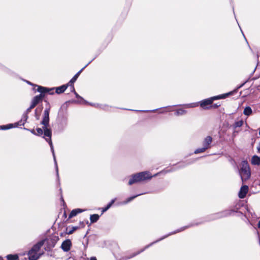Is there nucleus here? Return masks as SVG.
<instances>
[{
    "label": "nucleus",
    "mask_w": 260,
    "mask_h": 260,
    "mask_svg": "<svg viewBox=\"0 0 260 260\" xmlns=\"http://www.w3.org/2000/svg\"><path fill=\"white\" fill-rule=\"evenodd\" d=\"M50 108L49 107L48 108H46L44 112V115H43V118L41 122V123L44 125L43 128L44 131V136L47 137L45 139L48 142L49 145L51 147V149L52 151V152L53 153L54 160L56 164V159L55 157L54 154V149L52 145V143L51 140V130L50 128H48V126L49 125V112H50Z\"/></svg>",
    "instance_id": "nucleus-1"
},
{
    "label": "nucleus",
    "mask_w": 260,
    "mask_h": 260,
    "mask_svg": "<svg viewBox=\"0 0 260 260\" xmlns=\"http://www.w3.org/2000/svg\"><path fill=\"white\" fill-rule=\"evenodd\" d=\"M152 176L149 172H142L133 175L128 182L129 185H132L134 183L144 181L146 179H149L152 178Z\"/></svg>",
    "instance_id": "nucleus-2"
},
{
    "label": "nucleus",
    "mask_w": 260,
    "mask_h": 260,
    "mask_svg": "<svg viewBox=\"0 0 260 260\" xmlns=\"http://www.w3.org/2000/svg\"><path fill=\"white\" fill-rule=\"evenodd\" d=\"M239 174L242 181L248 179L250 176V170L249 165L246 161H243L241 164V168L239 170Z\"/></svg>",
    "instance_id": "nucleus-3"
},
{
    "label": "nucleus",
    "mask_w": 260,
    "mask_h": 260,
    "mask_svg": "<svg viewBox=\"0 0 260 260\" xmlns=\"http://www.w3.org/2000/svg\"><path fill=\"white\" fill-rule=\"evenodd\" d=\"M51 89H48L42 86H38L37 91L41 93L40 94L35 96L32 100V102L35 103L36 105L38 104L41 102L44 97V93L49 92L51 90Z\"/></svg>",
    "instance_id": "nucleus-4"
},
{
    "label": "nucleus",
    "mask_w": 260,
    "mask_h": 260,
    "mask_svg": "<svg viewBox=\"0 0 260 260\" xmlns=\"http://www.w3.org/2000/svg\"><path fill=\"white\" fill-rule=\"evenodd\" d=\"M225 97V95H218V96H215L213 97H212L211 98H209L207 99H206L205 100H203L200 102V106L204 108V109H208L209 107V106H210L214 100H218L222 98H224Z\"/></svg>",
    "instance_id": "nucleus-5"
},
{
    "label": "nucleus",
    "mask_w": 260,
    "mask_h": 260,
    "mask_svg": "<svg viewBox=\"0 0 260 260\" xmlns=\"http://www.w3.org/2000/svg\"><path fill=\"white\" fill-rule=\"evenodd\" d=\"M72 242L70 239L64 240L61 244V248L64 252H68L72 247Z\"/></svg>",
    "instance_id": "nucleus-6"
},
{
    "label": "nucleus",
    "mask_w": 260,
    "mask_h": 260,
    "mask_svg": "<svg viewBox=\"0 0 260 260\" xmlns=\"http://www.w3.org/2000/svg\"><path fill=\"white\" fill-rule=\"evenodd\" d=\"M37 251H32V250H30L28 251V259L29 260H37L38 259L40 256L41 254H38Z\"/></svg>",
    "instance_id": "nucleus-7"
},
{
    "label": "nucleus",
    "mask_w": 260,
    "mask_h": 260,
    "mask_svg": "<svg viewBox=\"0 0 260 260\" xmlns=\"http://www.w3.org/2000/svg\"><path fill=\"white\" fill-rule=\"evenodd\" d=\"M248 191V187L247 185L242 186L239 192V197L240 199H243L246 196Z\"/></svg>",
    "instance_id": "nucleus-8"
},
{
    "label": "nucleus",
    "mask_w": 260,
    "mask_h": 260,
    "mask_svg": "<svg viewBox=\"0 0 260 260\" xmlns=\"http://www.w3.org/2000/svg\"><path fill=\"white\" fill-rule=\"evenodd\" d=\"M46 239L42 240L39 242H38L36 244L34 245V246L31 248L30 250H32V251H39V250L40 249L41 247L44 245V242L45 241Z\"/></svg>",
    "instance_id": "nucleus-9"
},
{
    "label": "nucleus",
    "mask_w": 260,
    "mask_h": 260,
    "mask_svg": "<svg viewBox=\"0 0 260 260\" xmlns=\"http://www.w3.org/2000/svg\"><path fill=\"white\" fill-rule=\"evenodd\" d=\"M212 141V138L210 136L207 137L204 140L203 142V146L205 147H207V149L209 148V145L211 143Z\"/></svg>",
    "instance_id": "nucleus-10"
},
{
    "label": "nucleus",
    "mask_w": 260,
    "mask_h": 260,
    "mask_svg": "<svg viewBox=\"0 0 260 260\" xmlns=\"http://www.w3.org/2000/svg\"><path fill=\"white\" fill-rule=\"evenodd\" d=\"M82 70H81L80 71H79L70 80L69 83H71V86L72 87V88L73 89V90H75V88L74 87V85L73 84L77 80L78 77H79V75L80 74L81 72H82Z\"/></svg>",
    "instance_id": "nucleus-11"
},
{
    "label": "nucleus",
    "mask_w": 260,
    "mask_h": 260,
    "mask_svg": "<svg viewBox=\"0 0 260 260\" xmlns=\"http://www.w3.org/2000/svg\"><path fill=\"white\" fill-rule=\"evenodd\" d=\"M84 210H82L80 209H76L74 210H73L70 213L69 217V218H71L74 216H76L78 213H81Z\"/></svg>",
    "instance_id": "nucleus-12"
},
{
    "label": "nucleus",
    "mask_w": 260,
    "mask_h": 260,
    "mask_svg": "<svg viewBox=\"0 0 260 260\" xmlns=\"http://www.w3.org/2000/svg\"><path fill=\"white\" fill-rule=\"evenodd\" d=\"M251 163L254 165H260V157L254 155L251 158Z\"/></svg>",
    "instance_id": "nucleus-13"
},
{
    "label": "nucleus",
    "mask_w": 260,
    "mask_h": 260,
    "mask_svg": "<svg viewBox=\"0 0 260 260\" xmlns=\"http://www.w3.org/2000/svg\"><path fill=\"white\" fill-rule=\"evenodd\" d=\"M69 84L67 85H63L60 87H57L56 88V92L58 94L61 93L63 92L67 88Z\"/></svg>",
    "instance_id": "nucleus-14"
},
{
    "label": "nucleus",
    "mask_w": 260,
    "mask_h": 260,
    "mask_svg": "<svg viewBox=\"0 0 260 260\" xmlns=\"http://www.w3.org/2000/svg\"><path fill=\"white\" fill-rule=\"evenodd\" d=\"M99 219V216L98 214H93L90 215V219L91 223L96 222Z\"/></svg>",
    "instance_id": "nucleus-15"
},
{
    "label": "nucleus",
    "mask_w": 260,
    "mask_h": 260,
    "mask_svg": "<svg viewBox=\"0 0 260 260\" xmlns=\"http://www.w3.org/2000/svg\"><path fill=\"white\" fill-rule=\"evenodd\" d=\"M252 110L250 107H246L243 111V113L244 115L249 116L252 113Z\"/></svg>",
    "instance_id": "nucleus-16"
},
{
    "label": "nucleus",
    "mask_w": 260,
    "mask_h": 260,
    "mask_svg": "<svg viewBox=\"0 0 260 260\" xmlns=\"http://www.w3.org/2000/svg\"><path fill=\"white\" fill-rule=\"evenodd\" d=\"M8 260H17L18 256L17 255L9 254L7 256Z\"/></svg>",
    "instance_id": "nucleus-17"
},
{
    "label": "nucleus",
    "mask_w": 260,
    "mask_h": 260,
    "mask_svg": "<svg viewBox=\"0 0 260 260\" xmlns=\"http://www.w3.org/2000/svg\"><path fill=\"white\" fill-rule=\"evenodd\" d=\"M78 226H73L70 229H67V234L69 235L72 234L76 230L78 229Z\"/></svg>",
    "instance_id": "nucleus-18"
},
{
    "label": "nucleus",
    "mask_w": 260,
    "mask_h": 260,
    "mask_svg": "<svg viewBox=\"0 0 260 260\" xmlns=\"http://www.w3.org/2000/svg\"><path fill=\"white\" fill-rule=\"evenodd\" d=\"M243 120H241L235 122L234 124V128L241 127L243 125Z\"/></svg>",
    "instance_id": "nucleus-19"
},
{
    "label": "nucleus",
    "mask_w": 260,
    "mask_h": 260,
    "mask_svg": "<svg viewBox=\"0 0 260 260\" xmlns=\"http://www.w3.org/2000/svg\"><path fill=\"white\" fill-rule=\"evenodd\" d=\"M116 199H113L112 200L110 203H109L107 206H106V207H105L104 209H103V212H105V211H106L108 209H109L111 206L112 205V204L115 202Z\"/></svg>",
    "instance_id": "nucleus-20"
},
{
    "label": "nucleus",
    "mask_w": 260,
    "mask_h": 260,
    "mask_svg": "<svg viewBox=\"0 0 260 260\" xmlns=\"http://www.w3.org/2000/svg\"><path fill=\"white\" fill-rule=\"evenodd\" d=\"M186 111L183 109H179L175 112V114L176 115H181L185 114Z\"/></svg>",
    "instance_id": "nucleus-21"
},
{
    "label": "nucleus",
    "mask_w": 260,
    "mask_h": 260,
    "mask_svg": "<svg viewBox=\"0 0 260 260\" xmlns=\"http://www.w3.org/2000/svg\"><path fill=\"white\" fill-rule=\"evenodd\" d=\"M207 149V147H205L203 146L202 148H199L195 150L194 153L197 154L201 152H204Z\"/></svg>",
    "instance_id": "nucleus-22"
},
{
    "label": "nucleus",
    "mask_w": 260,
    "mask_h": 260,
    "mask_svg": "<svg viewBox=\"0 0 260 260\" xmlns=\"http://www.w3.org/2000/svg\"><path fill=\"white\" fill-rule=\"evenodd\" d=\"M36 131L37 132V135L39 136L42 135L43 134V132H44L43 128V129L41 128H37L36 129Z\"/></svg>",
    "instance_id": "nucleus-23"
},
{
    "label": "nucleus",
    "mask_w": 260,
    "mask_h": 260,
    "mask_svg": "<svg viewBox=\"0 0 260 260\" xmlns=\"http://www.w3.org/2000/svg\"><path fill=\"white\" fill-rule=\"evenodd\" d=\"M12 127V124H9V125H4L2 127L3 129H8Z\"/></svg>",
    "instance_id": "nucleus-24"
},
{
    "label": "nucleus",
    "mask_w": 260,
    "mask_h": 260,
    "mask_svg": "<svg viewBox=\"0 0 260 260\" xmlns=\"http://www.w3.org/2000/svg\"><path fill=\"white\" fill-rule=\"evenodd\" d=\"M37 105L34 103L33 102L31 101V105L30 106V109H33L35 107V106H36Z\"/></svg>",
    "instance_id": "nucleus-25"
},
{
    "label": "nucleus",
    "mask_w": 260,
    "mask_h": 260,
    "mask_svg": "<svg viewBox=\"0 0 260 260\" xmlns=\"http://www.w3.org/2000/svg\"><path fill=\"white\" fill-rule=\"evenodd\" d=\"M140 194H139V196ZM138 196V195H137V196H134V197H130L128 199V201L127 202H129V201H131L132 200H133L134 198H135L136 197Z\"/></svg>",
    "instance_id": "nucleus-26"
},
{
    "label": "nucleus",
    "mask_w": 260,
    "mask_h": 260,
    "mask_svg": "<svg viewBox=\"0 0 260 260\" xmlns=\"http://www.w3.org/2000/svg\"><path fill=\"white\" fill-rule=\"evenodd\" d=\"M220 106V105H217V104H215L212 106L214 108H217Z\"/></svg>",
    "instance_id": "nucleus-27"
},
{
    "label": "nucleus",
    "mask_w": 260,
    "mask_h": 260,
    "mask_svg": "<svg viewBox=\"0 0 260 260\" xmlns=\"http://www.w3.org/2000/svg\"><path fill=\"white\" fill-rule=\"evenodd\" d=\"M90 260H96V258L95 257H92Z\"/></svg>",
    "instance_id": "nucleus-28"
},
{
    "label": "nucleus",
    "mask_w": 260,
    "mask_h": 260,
    "mask_svg": "<svg viewBox=\"0 0 260 260\" xmlns=\"http://www.w3.org/2000/svg\"><path fill=\"white\" fill-rule=\"evenodd\" d=\"M32 109H30V107L27 109V112H29L31 111Z\"/></svg>",
    "instance_id": "nucleus-29"
},
{
    "label": "nucleus",
    "mask_w": 260,
    "mask_h": 260,
    "mask_svg": "<svg viewBox=\"0 0 260 260\" xmlns=\"http://www.w3.org/2000/svg\"><path fill=\"white\" fill-rule=\"evenodd\" d=\"M186 228H181L180 230H179L178 232H180V231H183Z\"/></svg>",
    "instance_id": "nucleus-30"
},
{
    "label": "nucleus",
    "mask_w": 260,
    "mask_h": 260,
    "mask_svg": "<svg viewBox=\"0 0 260 260\" xmlns=\"http://www.w3.org/2000/svg\"><path fill=\"white\" fill-rule=\"evenodd\" d=\"M73 91H74L75 94H76V97H78L79 96L78 94L75 92V90H73Z\"/></svg>",
    "instance_id": "nucleus-31"
},
{
    "label": "nucleus",
    "mask_w": 260,
    "mask_h": 260,
    "mask_svg": "<svg viewBox=\"0 0 260 260\" xmlns=\"http://www.w3.org/2000/svg\"><path fill=\"white\" fill-rule=\"evenodd\" d=\"M258 225V227L259 228H260V220L258 221V225Z\"/></svg>",
    "instance_id": "nucleus-32"
},
{
    "label": "nucleus",
    "mask_w": 260,
    "mask_h": 260,
    "mask_svg": "<svg viewBox=\"0 0 260 260\" xmlns=\"http://www.w3.org/2000/svg\"><path fill=\"white\" fill-rule=\"evenodd\" d=\"M140 252H138V253H137L134 254L132 256V257H133V256H135V255H136L137 254H138V253H139ZM131 257H132V256H131Z\"/></svg>",
    "instance_id": "nucleus-33"
},
{
    "label": "nucleus",
    "mask_w": 260,
    "mask_h": 260,
    "mask_svg": "<svg viewBox=\"0 0 260 260\" xmlns=\"http://www.w3.org/2000/svg\"><path fill=\"white\" fill-rule=\"evenodd\" d=\"M194 106L192 104L190 105V106H188V107H194Z\"/></svg>",
    "instance_id": "nucleus-34"
},
{
    "label": "nucleus",
    "mask_w": 260,
    "mask_h": 260,
    "mask_svg": "<svg viewBox=\"0 0 260 260\" xmlns=\"http://www.w3.org/2000/svg\"><path fill=\"white\" fill-rule=\"evenodd\" d=\"M56 171H57V174H58V168H57V167H56Z\"/></svg>",
    "instance_id": "nucleus-35"
},
{
    "label": "nucleus",
    "mask_w": 260,
    "mask_h": 260,
    "mask_svg": "<svg viewBox=\"0 0 260 260\" xmlns=\"http://www.w3.org/2000/svg\"><path fill=\"white\" fill-rule=\"evenodd\" d=\"M157 175V174H156L154 175V176H156Z\"/></svg>",
    "instance_id": "nucleus-36"
},
{
    "label": "nucleus",
    "mask_w": 260,
    "mask_h": 260,
    "mask_svg": "<svg viewBox=\"0 0 260 260\" xmlns=\"http://www.w3.org/2000/svg\"><path fill=\"white\" fill-rule=\"evenodd\" d=\"M0 260H2V257H0Z\"/></svg>",
    "instance_id": "nucleus-37"
}]
</instances>
